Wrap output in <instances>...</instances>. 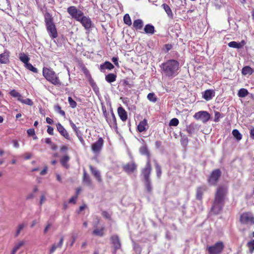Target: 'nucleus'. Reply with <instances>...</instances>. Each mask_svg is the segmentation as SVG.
<instances>
[{"label": "nucleus", "mask_w": 254, "mask_h": 254, "mask_svg": "<svg viewBox=\"0 0 254 254\" xmlns=\"http://www.w3.org/2000/svg\"><path fill=\"white\" fill-rule=\"evenodd\" d=\"M240 221L244 224L251 225L254 224V217L252 213L250 212L242 213L241 215Z\"/></svg>", "instance_id": "obj_9"}, {"label": "nucleus", "mask_w": 254, "mask_h": 254, "mask_svg": "<svg viewBox=\"0 0 254 254\" xmlns=\"http://www.w3.org/2000/svg\"><path fill=\"white\" fill-rule=\"evenodd\" d=\"M179 123V120L177 118H173L170 121V126H177Z\"/></svg>", "instance_id": "obj_51"}, {"label": "nucleus", "mask_w": 254, "mask_h": 254, "mask_svg": "<svg viewBox=\"0 0 254 254\" xmlns=\"http://www.w3.org/2000/svg\"><path fill=\"white\" fill-rule=\"evenodd\" d=\"M232 134L237 140H240L242 138V135L237 129L233 130Z\"/></svg>", "instance_id": "obj_39"}, {"label": "nucleus", "mask_w": 254, "mask_h": 254, "mask_svg": "<svg viewBox=\"0 0 254 254\" xmlns=\"http://www.w3.org/2000/svg\"><path fill=\"white\" fill-rule=\"evenodd\" d=\"M106 121L110 127H113L114 128H117L118 124L117 119L113 110H111V116H109V118L107 119Z\"/></svg>", "instance_id": "obj_19"}, {"label": "nucleus", "mask_w": 254, "mask_h": 254, "mask_svg": "<svg viewBox=\"0 0 254 254\" xmlns=\"http://www.w3.org/2000/svg\"><path fill=\"white\" fill-rule=\"evenodd\" d=\"M227 193L226 186L220 185L217 188L211 208V212L214 214H218L222 210Z\"/></svg>", "instance_id": "obj_1"}, {"label": "nucleus", "mask_w": 254, "mask_h": 254, "mask_svg": "<svg viewBox=\"0 0 254 254\" xmlns=\"http://www.w3.org/2000/svg\"><path fill=\"white\" fill-rule=\"evenodd\" d=\"M25 244V241L24 240L18 242L13 248L10 254H15L16 252Z\"/></svg>", "instance_id": "obj_32"}, {"label": "nucleus", "mask_w": 254, "mask_h": 254, "mask_svg": "<svg viewBox=\"0 0 254 254\" xmlns=\"http://www.w3.org/2000/svg\"><path fill=\"white\" fill-rule=\"evenodd\" d=\"M19 58L20 61L23 63L25 65L29 63L30 60L29 57L24 53H22L19 54Z\"/></svg>", "instance_id": "obj_33"}, {"label": "nucleus", "mask_w": 254, "mask_h": 254, "mask_svg": "<svg viewBox=\"0 0 254 254\" xmlns=\"http://www.w3.org/2000/svg\"><path fill=\"white\" fill-rule=\"evenodd\" d=\"M55 110L58 111L62 116L65 117V112L64 110H62L61 107L59 105H57L55 106Z\"/></svg>", "instance_id": "obj_48"}, {"label": "nucleus", "mask_w": 254, "mask_h": 254, "mask_svg": "<svg viewBox=\"0 0 254 254\" xmlns=\"http://www.w3.org/2000/svg\"><path fill=\"white\" fill-rule=\"evenodd\" d=\"M10 52L7 50H4V52L0 54V63L2 64H7L9 62Z\"/></svg>", "instance_id": "obj_20"}, {"label": "nucleus", "mask_w": 254, "mask_h": 254, "mask_svg": "<svg viewBox=\"0 0 254 254\" xmlns=\"http://www.w3.org/2000/svg\"><path fill=\"white\" fill-rule=\"evenodd\" d=\"M144 32L146 34H153L155 32L154 27L150 24H146L144 28Z\"/></svg>", "instance_id": "obj_29"}, {"label": "nucleus", "mask_w": 254, "mask_h": 254, "mask_svg": "<svg viewBox=\"0 0 254 254\" xmlns=\"http://www.w3.org/2000/svg\"><path fill=\"white\" fill-rule=\"evenodd\" d=\"M155 168L158 178H160L162 174L161 167L157 161H155Z\"/></svg>", "instance_id": "obj_38"}, {"label": "nucleus", "mask_w": 254, "mask_h": 254, "mask_svg": "<svg viewBox=\"0 0 254 254\" xmlns=\"http://www.w3.org/2000/svg\"><path fill=\"white\" fill-rule=\"evenodd\" d=\"M28 134L30 136H33L35 135V130L34 128L28 129L27 131Z\"/></svg>", "instance_id": "obj_56"}, {"label": "nucleus", "mask_w": 254, "mask_h": 254, "mask_svg": "<svg viewBox=\"0 0 254 254\" xmlns=\"http://www.w3.org/2000/svg\"><path fill=\"white\" fill-rule=\"evenodd\" d=\"M222 117H223V116H222L220 113L217 111L214 112V121L215 122H218L220 121V119Z\"/></svg>", "instance_id": "obj_50"}, {"label": "nucleus", "mask_w": 254, "mask_h": 254, "mask_svg": "<svg viewBox=\"0 0 254 254\" xmlns=\"http://www.w3.org/2000/svg\"><path fill=\"white\" fill-rule=\"evenodd\" d=\"M19 101L23 104L28 105L29 106H32L33 104V102L31 99L29 98L23 99L22 97Z\"/></svg>", "instance_id": "obj_44"}, {"label": "nucleus", "mask_w": 254, "mask_h": 254, "mask_svg": "<svg viewBox=\"0 0 254 254\" xmlns=\"http://www.w3.org/2000/svg\"><path fill=\"white\" fill-rule=\"evenodd\" d=\"M193 117L196 120H200L203 123H205L209 120L210 115L207 111H202L195 113Z\"/></svg>", "instance_id": "obj_10"}, {"label": "nucleus", "mask_w": 254, "mask_h": 254, "mask_svg": "<svg viewBox=\"0 0 254 254\" xmlns=\"http://www.w3.org/2000/svg\"><path fill=\"white\" fill-rule=\"evenodd\" d=\"M25 66L29 70L32 71L34 73H37L38 69L37 68L34 67L31 64L28 63L25 65Z\"/></svg>", "instance_id": "obj_43"}, {"label": "nucleus", "mask_w": 254, "mask_h": 254, "mask_svg": "<svg viewBox=\"0 0 254 254\" xmlns=\"http://www.w3.org/2000/svg\"><path fill=\"white\" fill-rule=\"evenodd\" d=\"M124 85L128 86L129 88H131L133 85L132 83H130L127 80H124Z\"/></svg>", "instance_id": "obj_60"}, {"label": "nucleus", "mask_w": 254, "mask_h": 254, "mask_svg": "<svg viewBox=\"0 0 254 254\" xmlns=\"http://www.w3.org/2000/svg\"><path fill=\"white\" fill-rule=\"evenodd\" d=\"M102 109H103L104 116L106 120L107 119H108L109 118V114H108L105 108H103Z\"/></svg>", "instance_id": "obj_59"}, {"label": "nucleus", "mask_w": 254, "mask_h": 254, "mask_svg": "<svg viewBox=\"0 0 254 254\" xmlns=\"http://www.w3.org/2000/svg\"><path fill=\"white\" fill-rule=\"evenodd\" d=\"M118 114L123 122H126L127 119V114L124 108L120 106L117 109Z\"/></svg>", "instance_id": "obj_21"}, {"label": "nucleus", "mask_w": 254, "mask_h": 254, "mask_svg": "<svg viewBox=\"0 0 254 254\" xmlns=\"http://www.w3.org/2000/svg\"><path fill=\"white\" fill-rule=\"evenodd\" d=\"M137 166L134 162L127 163L123 166V169L127 174L133 173L136 169Z\"/></svg>", "instance_id": "obj_14"}, {"label": "nucleus", "mask_w": 254, "mask_h": 254, "mask_svg": "<svg viewBox=\"0 0 254 254\" xmlns=\"http://www.w3.org/2000/svg\"><path fill=\"white\" fill-rule=\"evenodd\" d=\"M225 248L223 242L219 241L211 246H208L206 250L208 254H221Z\"/></svg>", "instance_id": "obj_5"}, {"label": "nucleus", "mask_w": 254, "mask_h": 254, "mask_svg": "<svg viewBox=\"0 0 254 254\" xmlns=\"http://www.w3.org/2000/svg\"><path fill=\"white\" fill-rule=\"evenodd\" d=\"M48 171L47 166H45L44 169L40 172V175L42 176L45 175L47 174Z\"/></svg>", "instance_id": "obj_57"}, {"label": "nucleus", "mask_w": 254, "mask_h": 254, "mask_svg": "<svg viewBox=\"0 0 254 254\" xmlns=\"http://www.w3.org/2000/svg\"><path fill=\"white\" fill-rule=\"evenodd\" d=\"M68 101L71 108L74 109L76 107V102L71 97H68Z\"/></svg>", "instance_id": "obj_47"}, {"label": "nucleus", "mask_w": 254, "mask_h": 254, "mask_svg": "<svg viewBox=\"0 0 254 254\" xmlns=\"http://www.w3.org/2000/svg\"><path fill=\"white\" fill-rule=\"evenodd\" d=\"M47 132L50 135H54V128L50 126H47Z\"/></svg>", "instance_id": "obj_54"}, {"label": "nucleus", "mask_w": 254, "mask_h": 254, "mask_svg": "<svg viewBox=\"0 0 254 254\" xmlns=\"http://www.w3.org/2000/svg\"><path fill=\"white\" fill-rule=\"evenodd\" d=\"M78 21L80 22L82 25L86 30H89L91 28L92 21L88 17L84 16L83 15Z\"/></svg>", "instance_id": "obj_16"}, {"label": "nucleus", "mask_w": 254, "mask_h": 254, "mask_svg": "<svg viewBox=\"0 0 254 254\" xmlns=\"http://www.w3.org/2000/svg\"><path fill=\"white\" fill-rule=\"evenodd\" d=\"M42 73L43 76L53 85L56 86L61 85L62 82L59 77L52 68L44 67L43 68Z\"/></svg>", "instance_id": "obj_4"}, {"label": "nucleus", "mask_w": 254, "mask_h": 254, "mask_svg": "<svg viewBox=\"0 0 254 254\" xmlns=\"http://www.w3.org/2000/svg\"><path fill=\"white\" fill-rule=\"evenodd\" d=\"M215 92L214 90L208 89L204 91L203 94V98L206 101L211 100L214 96Z\"/></svg>", "instance_id": "obj_26"}, {"label": "nucleus", "mask_w": 254, "mask_h": 254, "mask_svg": "<svg viewBox=\"0 0 254 254\" xmlns=\"http://www.w3.org/2000/svg\"><path fill=\"white\" fill-rule=\"evenodd\" d=\"M112 61L114 63V64L117 66H119V63H118V58L117 57H113L112 59Z\"/></svg>", "instance_id": "obj_58"}, {"label": "nucleus", "mask_w": 254, "mask_h": 254, "mask_svg": "<svg viewBox=\"0 0 254 254\" xmlns=\"http://www.w3.org/2000/svg\"><path fill=\"white\" fill-rule=\"evenodd\" d=\"M117 75L114 73H109L105 76L106 80L109 83H112L116 81Z\"/></svg>", "instance_id": "obj_34"}, {"label": "nucleus", "mask_w": 254, "mask_h": 254, "mask_svg": "<svg viewBox=\"0 0 254 254\" xmlns=\"http://www.w3.org/2000/svg\"><path fill=\"white\" fill-rule=\"evenodd\" d=\"M147 98L148 100L153 103H155L157 100V98L154 93H149L147 95Z\"/></svg>", "instance_id": "obj_42"}, {"label": "nucleus", "mask_w": 254, "mask_h": 254, "mask_svg": "<svg viewBox=\"0 0 254 254\" xmlns=\"http://www.w3.org/2000/svg\"><path fill=\"white\" fill-rule=\"evenodd\" d=\"M207 190V187L205 185L198 187L196 190V199L201 201L203 199V195Z\"/></svg>", "instance_id": "obj_17"}, {"label": "nucleus", "mask_w": 254, "mask_h": 254, "mask_svg": "<svg viewBox=\"0 0 254 254\" xmlns=\"http://www.w3.org/2000/svg\"><path fill=\"white\" fill-rule=\"evenodd\" d=\"M149 128V125L147 119H144L142 121H141L137 126L136 130L138 132L141 133L145 132Z\"/></svg>", "instance_id": "obj_15"}, {"label": "nucleus", "mask_w": 254, "mask_h": 254, "mask_svg": "<svg viewBox=\"0 0 254 254\" xmlns=\"http://www.w3.org/2000/svg\"><path fill=\"white\" fill-rule=\"evenodd\" d=\"M160 67L166 76L173 77L177 74L179 63L175 60H169L162 64Z\"/></svg>", "instance_id": "obj_2"}, {"label": "nucleus", "mask_w": 254, "mask_h": 254, "mask_svg": "<svg viewBox=\"0 0 254 254\" xmlns=\"http://www.w3.org/2000/svg\"><path fill=\"white\" fill-rule=\"evenodd\" d=\"M247 247H248L250 252L253 253L254 251V240H253L247 243Z\"/></svg>", "instance_id": "obj_46"}, {"label": "nucleus", "mask_w": 254, "mask_h": 254, "mask_svg": "<svg viewBox=\"0 0 254 254\" xmlns=\"http://www.w3.org/2000/svg\"><path fill=\"white\" fill-rule=\"evenodd\" d=\"M114 66L113 64L111 63L110 62L106 61L103 64H101L100 68L101 70H104L105 69H108L109 70H111L113 69Z\"/></svg>", "instance_id": "obj_31"}, {"label": "nucleus", "mask_w": 254, "mask_h": 254, "mask_svg": "<svg viewBox=\"0 0 254 254\" xmlns=\"http://www.w3.org/2000/svg\"><path fill=\"white\" fill-rule=\"evenodd\" d=\"M9 94L14 98H17V100L19 101L20 99L22 98V95L15 89L11 90L9 92Z\"/></svg>", "instance_id": "obj_37"}, {"label": "nucleus", "mask_w": 254, "mask_h": 254, "mask_svg": "<svg viewBox=\"0 0 254 254\" xmlns=\"http://www.w3.org/2000/svg\"><path fill=\"white\" fill-rule=\"evenodd\" d=\"M68 147L66 145H64L61 147L60 149L61 153H65L64 155L60 157V162L62 166L66 169H68L69 167L68 162L69 161L70 159L69 155L66 153V151L68 150Z\"/></svg>", "instance_id": "obj_6"}, {"label": "nucleus", "mask_w": 254, "mask_h": 254, "mask_svg": "<svg viewBox=\"0 0 254 254\" xmlns=\"http://www.w3.org/2000/svg\"><path fill=\"white\" fill-rule=\"evenodd\" d=\"M250 137L254 139V127H252L250 131Z\"/></svg>", "instance_id": "obj_61"}, {"label": "nucleus", "mask_w": 254, "mask_h": 254, "mask_svg": "<svg viewBox=\"0 0 254 254\" xmlns=\"http://www.w3.org/2000/svg\"><path fill=\"white\" fill-rule=\"evenodd\" d=\"M253 72V69L249 66H244L242 69V73L243 75H251Z\"/></svg>", "instance_id": "obj_35"}, {"label": "nucleus", "mask_w": 254, "mask_h": 254, "mask_svg": "<svg viewBox=\"0 0 254 254\" xmlns=\"http://www.w3.org/2000/svg\"><path fill=\"white\" fill-rule=\"evenodd\" d=\"M105 227H102L100 229H95L93 232L92 234L96 236L102 237L104 235Z\"/></svg>", "instance_id": "obj_30"}, {"label": "nucleus", "mask_w": 254, "mask_h": 254, "mask_svg": "<svg viewBox=\"0 0 254 254\" xmlns=\"http://www.w3.org/2000/svg\"><path fill=\"white\" fill-rule=\"evenodd\" d=\"M25 226V225L23 223L20 224L18 226L16 231V233H15V237H17V236H18V235H19L20 232L21 231V230H23V229L24 228Z\"/></svg>", "instance_id": "obj_49"}, {"label": "nucleus", "mask_w": 254, "mask_h": 254, "mask_svg": "<svg viewBox=\"0 0 254 254\" xmlns=\"http://www.w3.org/2000/svg\"><path fill=\"white\" fill-rule=\"evenodd\" d=\"M104 144V140L100 137L97 141L93 143L91 145V150L95 153H99L102 149Z\"/></svg>", "instance_id": "obj_12"}, {"label": "nucleus", "mask_w": 254, "mask_h": 254, "mask_svg": "<svg viewBox=\"0 0 254 254\" xmlns=\"http://www.w3.org/2000/svg\"><path fill=\"white\" fill-rule=\"evenodd\" d=\"M146 189L148 192L152 191V187L150 180L144 181Z\"/></svg>", "instance_id": "obj_45"}, {"label": "nucleus", "mask_w": 254, "mask_h": 254, "mask_svg": "<svg viewBox=\"0 0 254 254\" xmlns=\"http://www.w3.org/2000/svg\"><path fill=\"white\" fill-rule=\"evenodd\" d=\"M124 23L127 25L130 26L131 25L132 22L130 16L128 14H126L123 18Z\"/></svg>", "instance_id": "obj_40"}, {"label": "nucleus", "mask_w": 254, "mask_h": 254, "mask_svg": "<svg viewBox=\"0 0 254 254\" xmlns=\"http://www.w3.org/2000/svg\"><path fill=\"white\" fill-rule=\"evenodd\" d=\"M68 14L75 20L78 21L84 15L83 12L75 6H70L67 8Z\"/></svg>", "instance_id": "obj_8"}, {"label": "nucleus", "mask_w": 254, "mask_h": 254, "mask_svg": "<svg viewBox=\"0 0 254 254\" xmlns=\"http://www.w3.org/2000/svg\"><path fill=\"white\" fill-rule=\"evenodd\" d=\"M69 124H70L71 127H72L73 130L74 131L75 133H77V132H80V131L79 130V128L78 127H77L76 125L72 122V121L71 120H69Z\"/></svg>", "instance_id": "obj_52"}, {"label": "nucleus", "mask_w": 254, "mask_h": 254, "mask_svg": "<svg viewBox=\"0 0 254 254\" xmlns=\"http://www.w3.org/2000/svg\"><path fill=\"white\" fill-rule=\"evenodd\" d=\"M221 171L219 169H214L210 173L207 182L211 186H216L221 176Z\"/></svg>", "instance_id": "obj_7"}, {"label": "nucleus", "mask_w": 254, "mask_h": 254, "mask_svg": "<svg viewBox=\"0 0 254 254\" xmlns=\"http://www.w3.org/2000/svg\"><path fill=\"white\" fill-rule=\"evenodd\" d=\"M249 94V92L245 88H241L238 93V96L240 98H244Z\"/></svg>", "instance_id": "obj_36"}, {"label": "nucleus", "mask_w": 254, "mask_h": 254, "mask_svg": "<svg viewBox=\"0 0 254 254\" xmlns=\"http://www.w3.org/2000/svg\"><path fill=\"white\" fill-rule=\"evenodd\" d=\"M77 198L78 197H77V195L73 196L72 197H71L69 199L68 203H69L75 204L76 203V200Z\"/></svg>", "instance_id": "obj_53"}, {"label": "nucleus", "mask_w": 254, "mask_h": 254, "mask_svg": "<svg viewBox=\"0 0 254 254\" xmlns=\"http://www.w3.org/2000/svg\"><path fill=\"white\" fill-rule=\"evenodd\" d=\"M44 17L46 29L50 37L53 39L57 38L58 33L52 15L47 11L44 13Z\"/></svg>", "instance_id": "obj_3"}, {"label": "nucleus", "mask_w": 254, "mask_h": 254, "mask_svg": "<svg viewBox=\"0 0 254 254\" xmlns=\"http://www.w3.org/2000/svg\"><path fill=\"white\" fill-rule=\"evenodd\" d=\"M162 6H163V8L164 9L165 11H166V12L167 13V14H168V15L170 17H172L173 13H172V10L170 8V6L166 3L163 4Z\"/></svg>", "instance_id": "obj_41"}, {"label": "nucleus", "mask_w": 254, "mask_h": 254, "mask_svg": "<svg viewBox=\"0 0 254 254\" xmlns=\"http://www.w3.org/2000/svg\"><path fill=\"white\" fill-rule=\"evenodd\" d=\"M82 182L85 185H86L87 186H92V181L89 175L86 173V172L85 170L83 172Z\"/></svg>", "instance_id": "obj_23"}, {"label": "nucleus", "mask_w": 254, "mask_h": 254, "mask_svg": "<svg viewBox=\"0 0 254 254\" xmlns=\"http://www.w3.org/2000/svg\"><path fill=\"white\" fill-rule=\"evenodd\" d=\"M143 26V22L141 19H138L134 20L133 22V27L136 30L142 29Z\"/></svg>", "instance_id": "obj_28"}, {"label": "nucleus", "mask_w": 254, "mask_h": 254, "mask_svg": "<svg viewBox=\"0 0 254 254\" xmlns=\"http://www.w3.org/2000/svg\"><path fill=\"white\" fill-rule=\"evenodd\" d=\"M139 152L141 155H145L147 157V161H151V154L149 151L147 146L146 144H144L141 147H140Z\"/></svg>", "instance_id": "obj_22"}, {"label": "nucleus", "mask_w": 254, "mask_h": 254, "mask_svg": "<svg viewBox=\"0 0 254 254\" xmlns=\"http://www.w3.org/2000/svg\"><path fill=\"white\" fill-rule=\"evenodd\" d=\"M246 44V42L244 40H242L240 43H237L235 41H232L228 43V46L230 47L237 48V49H241Z\"/></svg>", "instance_id": "obj_27"}, {"label": "nucleus", "mask_w": 254, "mask_h": 254, "mask_svg": "<svg viewBox=\"0 0 254 254\" xmlns=\"http://www.w3.org/2000/svg\"><path fill=\"white\" fill-rule=\"evenodd\" d=\"M46 196L45 193H43L41 196L40 200V205H42L46 201Z\"/></svg>", "instance_id": "obj_55"}, {"label": "nucleus", "mask_w": 254, "mask_h": 254, "mask_svg": "<svg viewBox=\"0 0 254 254\" xmlns=\"http://www.w3.org/2000/svg\"><path fill=\"white\" fill-rule=\"evenodd\" d=\"M151 170V161H147L145 167L141 170V175L143 176L144 181L150 180Z\"/></svg>", "instance_id": "obj_11"}, {"label": "nucleus", "mask_w": 254, "mask_h": 254, "mask_svg": "<svg viewBox=\"0 0 254 254\" xmlns=\"http://www.w3.org/2000/svg\"><path fill=\"white\" fill-rule=\"evenodd\" d=\"M56 127L58 131L62 136L68 140H70V137L69 133L61 123H58L56 124Z\"/></svg>", "instance_id": "obj_13"}, {"label": "nucleus", "mask_w": 254, "mask_h": 254, "mask_svg": "<svg viewBox=\"0 0 254 254\" xmlns=\"http://www.w3.org/2000/svg\"><path fill=\"white\" fill-rule=\"evenodd\" d=\"M46 122L50 125H53L54 124V121L49 117H47L46 119Z\"/></svg>", "instance_id": "obj_62"}, {"label": "nucleus", "mask_w": 254, "mask_h": 254, "mask_svg": "<svg viewBox=\"0 0 254 254\" xmlns=\"http://www.w3.org/2000/svg\"><path fill=\"white\" fill-rule=\"evenodd\" d=\"M80 132H77V133H76L75 134H76L77 137H78V138L79 139V140H80V141L81 142H83L84 141V140H83V138L82 137L81 135H80Z\"/></svg>", "instance_id": "obj_64"}, {"label": "nucleus", "mask_w": 254, "mask_h": 254, "mask_svg": "<svg viewBox=\"0 0 254 254\" xmlns=\"http://www.w3.org/2000/svg\"><path fill=\"white\" fill-rule=\"evenodd\" d=\"M155 147L157 148H159L162 145L161 142L160 141L157 140L155 142Z\"/></svg>", "instance_id": "obj_63"}, {"label": "nucleus", "mask_w": 254, "mask_h": 254, "mask_svg": "<svg viewBox=\"0 0 254 254\" xmlns=\"http://www.w3.org/2000/svg\"><path fill=\"white\" fill-rule=\"evenodd\" d=\"M89 167L92 174L94 176V177L97 179V180L99 182H101L102 178L100 175V172L91 165H90Z\"/></svg>", "instance_id": "obj_24"}, {"label": "nucleus", "mask_w": 254, "mask_h": 254, "mask_svg": "<svg viewBox=\"0 0 254 254\" xmlns=\"http://www.w3.org/2000/svg\"><path fill=\"white\" fill-rule=\"evenodd\" d=\"M64 240V237H62L57 245H56L55 244H53L50 249V254L54 253L57 248H61L63 245Z\"/></svg>", "instance_id": "obj_25"}, {"label": "nucleus", "mask_w": 254, "mask_h": 254, "mask_svg": "<svg viewBox=\"0 0 254 254\" xmlns=\"http://www.w3.org/2000/svg\"><path fill=\"white\" fill-rule=\"evenodd\" d=\"M110 240L112 244L114 247V252L116 253L117 251L121 248V243L119 237L117 235H114L110 237Z\"/></svg>", "instance_id": "obj_18"}]
</instances>
